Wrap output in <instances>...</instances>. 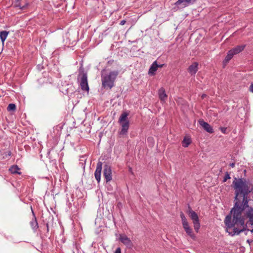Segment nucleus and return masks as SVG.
<instances>
[{
    "instance_id": "34",
    "label": "nucleus",
    "mask_w": 253,
    "mask_h": 253,
    "mask_svg": "<svg viewBox=\"0 0 253 253\" xmlns=\"http://www.w3.org/2000/svg\"><path fill=\"white\" fill-rule=\"evenodd\" d=\"M250 231L253 233V229H252V230H250Z\"/></svg>"
},
{
    "instance_id": "31",
    "label": "nucleus",
    "mask_w": 253,
    "mask_h": 253,
    "mask_svg": "<svg viewBox=\"0 0 253 253\" xmlns=\"http://www.w3.org/2000/svg\"><path fill=\"white\" fill-rule=\"evenodd\" d=\"M46 231L48 233L49 232V225L48 223H46Z\"/></svg>"
},
{
    "instance_id": "26",
    "label": "nucleus",
    "mask_w": 253,
    "mask_h": 253,
    "mask_svg": "<svg viewBox=\"0 0 253 253\" xmlns=\"http://www.w3.org/2000/svg\"><path fill=\"white\" fill-rule=\"evenodd\" d=\"M249 90L251 92L253 93V83L250 85Z\"/></svg>"
},
{
    "instance_id": "8",
    "label": "nucleus",
    "mask_w": 253,
    "mask_h": 253,
    "mask_svg": "<svg viewBox=\"0 0 253 253\" xmlns=\"http://www.w3.org/2000/svg\"><path fill=\"white\" fill-rule=\"evenodd\" d=\"M119 241L128 249H131L133 246L132 242L125 234H120Z\"/></svg>"
},
{
    "instance_id": "3",
    "label": "nucleus",
    "mask_w": 253,
    "mask_h": 253,
    "mask_svg": "<svg viewBox=\"0 0 253 253\" xmlns=\"http://www.w3.org/2000/svg\"><path fill=\"white\" fill-rule=\"evenodd\" d=\"M78 82L80 84V86L83 91H88L89 88L87 82V73L84 71L83 68H81L79 70V73L78 76Z\"/></svg>"
},
{
    "instance_id": "30",
    "label": "nucleus",
    "mask_w": 253,
    "mask_h": 253,
    "mask_svg": "<svg viewBox=\"0 0 253 253\" xmlns=\"http://www.w3.org/2000/svg\"><path fill=\"white\" fill-rule=\"evenodd\" d=\"M114 62V60H110L108 61V64L109 65H111Z\"/></svg>"
},
{
    "instance_id": "20",
    "label": "nucleus",
    "mask_w": 253,
    "mask_h": 253,
    "mask_svg": "<svg viewBox=\"0 0 253 253\" xmlns=\"http://www.w3.org/2000/svg\"><path fill=\"white\" fill-rule=\"evenodd\" d=\"M8 34L9 32L6 31H2L0 32V39L2 43L5 41Z\"/></svg>"
},
{
    "instance_id": "21",
    "label": "nucleus",
    "mask_w": 253,
    "mask_h": 253,
    "mask_svg": "<svg viewBox=\"0 0 253 253\" xmlns=\"http://www.w3.org/2000/svg\"><path fill=\"white\" fill-rule=\"evenodd\" d=\"M191 142L190 138L184 137L182 141V145L184 147H187Z\"/></svg>"
},
{
    "instance_id": "13",
    "label": "nucleus",
    "mask_w": 253,
    "mask_h": 253,
    "mask_svg": "<svg viewBox=\"0 0 253 253\" xmlns=\"http://www.w3.org/2000/svg\"><path fill=\"white\" fill-rule=\"evenodd\" d=\"M198 70V63L196 62L193 63L189 66L187 71L191 76H194Z\"/></svg>"
},
{
    "instance_id": "12",
    "label": "nucleus",
    "mask_w": 253,
    "mask_h": 253,
    "mask_svg": "<svg viewBox=\"0 0 253 253\" xmlns=\"http://www.w3.org/2000/svg\"><path fill=\"white\" fill-rule=\"evenodd\" d=\"M199 124L203 127V128L208 132L212 133L214 132L212 127L208 123L205 122L203 120L199 121Z\"/></svg>"
},
{
    "instance_id": "19",
    "label": "nucleus",
    "mask_w": 253,
    "mask_h": 253,
    "mask_svg": "<svg viewBox=\"0 0 253 253\" xmlns=\"http://www.w3.org/2000/svg\"><path fill=\"white\" fill-rule=\"evenodd\" d=\"M234 55L233 54V53L230 50H229L227 52V55L226 56L225 59L223 60V64L225 65L227 63H228L229 61L233 58Z\"/></svg>"
},
{
    "instance_id": "29",
    "label": "nucleus",
    "mask_w": 253,
    "mask_h": 253,
    "mask_svg": "<svg viewBox=\"0 0 253 253\" xmlns=\"http://www.w3.org/2000/svg\"><path fill=\"white\" fill-rule=\"evenodd\" d=\"M230 166L231 167V168H234L235 166V163H230Z\"/></svg>"
},
{
    "instance_id": "1",
    "label": "nucleus",
    "mask_w": 253,
    "mask_h": 253,
    "mask_svg": "<svg viewBox=\"0 0 253 253\" xmlns=\"http://www.w3.org/2000/svg\"><path fill=\"white\" fill-rule=\"evenodd\" d=\"M233 184L235 189L234 205L231 211L233 213L232 221L231 215L226 216L224 223L226 226V231L229 234L233 236L239 235L244 231H249L247 229V225L245 224V218L242 216L243 212L248 209L246 215L249 219L251 225H253V208L250 207V201L248 195L253 191V184L246 179L241 178L237 179L235 178Z\"/></svg>"
},
{
    "instance_id": "9",
    "label": "nucleus",
    "mask_w": 253,
    "mask_h": 253,
    "mask_svg": "<svg viewBox=\"0 0 253 253\" xmlns=\"http://www.w3.org/2000/svg\"><path fill=\"white\" fill-rule=\"evenodd\" d=\"M103 176L107 183L112 180V169L110 166L105 164L103 168Z\"/></svg>"
},
{
    "instance_id": "6",
    "label": "nucleus",
    "mask_w": 253,
    "mask_h": 253,
    "mask_svg": "<svg viewBox=\"0 0 253 253\" xmlns=\"http://www.w3.org/2000/svg\"><path fill=\"white\" fill-rule=\"evenodd\" d=\"M188 214L190 218L192 220L193 224L195 231L198 233L200 227L199 219L197 214L194 211H192L189 207Z\"/></svg>"
},
{
    "instance_id": "27",
    "label": "nucleus",
    "mask_w": 253,
    "mask_h": 253,
    "mask_svg": "<svg viewBox=\"0 0 253 253\" xmlns=\"http://www.w3.org/2000/svg\"><path fill=\"white\" fill-rule=\"evenodd\" d=\"M114 253H121V249L120 247L116 249Z\"/></svg>"
},
{
    "instance_id": "5",
    "label": "nucleus",
    "mask_w": 253,
    "mask_h": 253,
    "mask_svg": "<svg viewBox=\"0 0 253 253\" xmlns=\"http://www.w3.org/2000/svg\"><path fill=\"white\" fill-rule=\"evenodd\" d=\"M180 217L181 218L183 227L186 234L191 238L194 239L195 238V235L193 233L192 230L189 226L186 217L182 212L180 213Z\"/></svg>"
},
{
    "instance_id": "18",
    "label": "nucleus",
    "mask_w": 253,
    "mask_h": 253,
    "mask_svg": "<svg viewBox=\"0 0 253 253\" xmlns=\"http://www.w3.org/2000/svg\"><path fill=\"white\" fill-rule=\"evenodd\" d=\"M19 170L20 168L17 165H13L11 166L9 169V171L12 174H18L20 175L21 174V172L19 171Z\"/></svg>"
},
{
    "instance_id": "22",
    "label": "nucleus",
    "mask_w": 253,
    "mask_h": 253,
    "mask_svg": "<svg viewBox=\"0 0 253 253\" xmlns=\"http://www.w3.org/2000/svg\"><path fill=\"white\" fill-rule=\"evenodd\" d=\"M7 109L8 111H14L16 110V105L13 103H10L8 105Z\"/></svg>"
},
{
    "instance_id": "2",
    "label": "nucleus",
    "mask_w": 253,
    "mask_h": 253,
    "mask_svg": "<svg viewBox=\"0 0 253 253\" xmlns=\"http://www.w3.org/2000/svg\"><path fill=\"white\" fill-rule=\"evenodd\" d=\"M119 74L118 71H111L108 73L102 74V86L104 88L111 89L114 86L115 81Z\"/></svg>"
},
{
    "instance_id": "10",
    "label": "nucleus",
    "mask_w": 253,
    "mask_h": 253,
    "mask_svg": "<svg viewBox=\"0 0 253 253\" xmlns=\"http://www.w3.org/2000/svg\"><path fill=\"white\" fill-rule=\"evenodd\" d=\"M102 168V163L101 162H98L96 170L94 172V176L97 183H99L101 180V173Z\"/></svg>"
},
{
    "instance_id": "11",
    "label": "nucleus",
    "mask_w": 253,
    "mask_h": 253,
    "mask_svg": "<svg viewBox=\"0 0 253 253\" xmlns=\"http://www.w3.org/2000/svg\"><path fill=\"white\" fill-rule=\"evenodd\" d=\"M31 209L33 215V218L30 222V226L34 232L37 231L39 228L38 223L35 215V214L33 210L32 207L31 206Z\"/></svg>"
},
{
    "instance_id": "7",
    "label": "nucleus",
    "mask_w": 253,
    "mask_h": 253,
    "mask_svg": "<svg viewBox=\"0 0 253 253\" xmlns=\"http://www.w3.org/2000/svg\"><path fill=\"white\" fill-rule=\"evenodd\" d=\"M197 0H178L174 3L175 7L173 8L174 11L177 10L179 5H182L183 7L193 4Z\"/></svg>"
},
{
    "instance_id": "24",
    "label": "nucleus",
    "mask_w": 253,
    "mask_h": 253,
    "mask_svg": "<svg viewBox=\"0 0 253 253\" xmlns=\"http://www.w3.org/2000/svg\"><path fill=\"white\" fill-rule=\"evenodd\" d=\"M27 5V3L22 5L21 3L16 4L17 7H19L20 9H24Z\"/></svg>"
},
{
    "instance_id": "33",
    "label": "nucleus",
    "mask_w": 253,
    "mask_h": 253,
    "mask_svg": "<svg viewBox=\"0 0 253 253\" xmlns=\"http://www.w3.org/2000/svg\"><path fill=\"white\" fill-rule=\"evenodd\" d=\"M151 140H153V138H152V137H149V138H148V141H151Z\"/></svg>"
},
{
    "instance_id": "32",
    "label": "nucleus",
    "mask_w": 253,
    "mask_h": 253,
    "mask_svg": "<svg viewBox=\"0 0 253 253\" xmlns=\"http://www.w3.org/2000/svg\"><path fill=\"white\" fill-rule=\"evenodd\" d=\"M164 66V64L158 65V68H162Z\"/></svg>"
},
{
    "instance_id": "14",
    "label": "nucleus",
    "mask_w": 253,
    "mask_h": 253,
    "mask_svg": "<svg viewBox=\"0 0 253 253\" xmlns=\"http://www.w3.org/2000/svg\"><path fill=\"white\" fill-rule=\"evenodd\" d=\"M246 46V44L239 45L230 49V50L233 53L234 55H236L243 51Z\"/></svg>"
},
{
    "instance_id": "15",
    "label": "nucleus",
    "mask_w": 253,
    "mask_h": 253,
    "mask_svg": "<svg viewBox=\"0 0 253 253\" xmlns=\"http://www.w3.org/2000/svg\"><path fill=\"white\" fill-rule=\"evenodd\" d=\"M158 68V64L157 61H154L151 65L149 70L148 73L150 75L153 76L156 74V72Z\"/></svg>"
},
{
    "instance_id": "16",
    "label": "nucleus",
    "mask_w": 253,
    "mask_h": 253,
    "mask_svg": "<svg viewBox=\"0 0 253 253\" xmlns=\"http://www.w3.org/2000/svg\"><path fill=\"white\" fill-rule=\"evenodd\" d=\"M158 94L160 99L162 101H165L168 97L165 89L161 87L158 91Z\"/></svg>"
},
{
    "instance_id": "23",
    "label": "nucleus",
    "mask_w": 253,
    "mask_h": 253,
    "mask_svg": "<svg viewBox=\"0 0 253 253\" xmlns=\"http://www.w3.org/2000/svg\"><path fill=\"white\" fill-rule=\"evenodd\" d=\"M231 177L230 176V174L228 172H226L225 176L224 177V179L223 180V182H226L228 179H230Z\"/></svg>"
},
{
    "instance_id": "17",
    "label": "nucleus",
    "mask_w": 253,
    "mask_h": 253,
    "mask_svg": "<svg viewBox=\"0 0 253 253\" xmlns=\"http://www.w3.org/2000/svg\"><path fill=\"white\" fill-rule=\"evenodd\" d=\"M11 155V152L10 151H0V160H5V159H9Z\"/></svg>"
},
{
    "instance_id": "28",
    "label": "nucleus",
    "mask_w": 253,
    "mask_h": 253,
    "mask_svg": "<svg viewBox=\"0 0 253 253\" xmlns=\"http://www.w3.org/2000/svg\"><path fill=\"white\" fill-rule=\"evenodd\" d=\"M126 21L124 20H122L120 23L121 25H124L126 23Z\"/></svg>"
},
{
    "instance_id": "4",
    "label": "nucleus",
    "mask_w": 253,
    "mask_h": 253,
    "mask_svg": "<svg viewBox=\"0 0 253 253\" xmlns=\"http://www.w3.org/2000/svg\"><path fill=\"white\" fill-rule=\"evenodd\" d=\"M128 113H123L120 117L119 121L121 123L122 129L120 132L121 135L126 134L129 128V121L127 120Z\"/></svg>"
},
{
    "instance_id": "25",
    "label": "nucleus",
    "mask_w": 253,
    "mask_h": 253,
    "mask_svg": "<svg viewBox=\"0 0 253 253\" xmlns=\"http://www.w3.org/2000/svg\"><path fill=\"white\" fill-rule=\"evenodd\" d=\"M219 129H220V131H221L222 133H223L224 134H226L227 133V132H226L227 128L226 127H220Z\"/></svg>"
}]
</instances>
